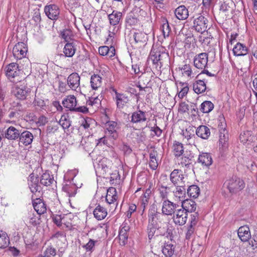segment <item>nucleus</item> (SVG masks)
<instances>
[{
	"label": "nucleus",
	"mask_w": 257,
	"mask_h": 257,
	"mask_svg": "<svg viewBox=\"0 0 257 257\" xmlns=\"http://www.w3.org/2000/svg\"><path fill=\"white\" fill-rule=\"evenodd\" d=\"M168 218L164 214L158 212L157 210L149 211L148 213V223L158 229L168 230Z\"/></svg>",
	"instance_id": "nucleus-1"
},
{
	"label": "nucleus",
	"mask_w": 257,
	"mask_h": 257,
	"mask_svg": "<svg viewBox=\"0 0 257 257\" xmlns=\"http://www.w3.org/2000/svg\"><path fill=\"white\" fill-rule=\"evenodd\" d=\"M224 185L231 193H237L245 187L244 181L236 176L232 177L231 179L227 180Z\"/></svg>",
	"instance_id": "nucleus-2"
},
{
	"label": "nucleus",
	"mask_w": 257,
	"mask_h": 257,
	"mask_svg": "<svg viewBox=\"0 0 257 257\" xmlns=\"http://www.w3.org/2000/svg\"><path fill=\"white\" fill-rule=\"evenodd\" d=\"M150 59L153 63L156 65L157 68L158 67L161 68L163 63L169 59V55L168 53L165 52L152 50L151 52Z\"/></svg>",
	"instance_id": "nucleus-3"
},
{
	"label": "nucleus",
	"mask_w": 257,
	"mask_h": 257,
	"mask_svg": "<svg viewBox=\"0 0 257 257\" xmlns=\"http://www.w3.org/2000/svg\"><path fill=\"white\" fill-rule=\"evenodd\" d=\"M17 81H19V83L15 85L13 92L17 98L24 100L30 92V90L26 87L25 82L20 81L19 79H17Z\"/></svg>",
	"instance_id": "nucleus-4"
},
{
	"label": "nucleus",
	"mask_w": 257,
	"mask_h": 257,
	"mask_svg": "<svg viewBox=\"0 0 257 257\" xmlns=\"http://www.w3.org/2000/svg\"><path fill=\"white\" fill-rule=\"evenodd\" d=\"M105 136L113 140H116L118 137V130L119 127L114 121H108L105 124Z\"/></svg>",
	"instance_id": "nucleus-5"
},
{
	"label": "nucleus",
	"mask_w": 257,
	"mask_h": 257,
	"mask_svg": "<svg viewBox=\"0 0 257 257\" xmlns=\"http://www.w3.org/2000/svg\"><path fill=\"white\" fill-rule=\"evenodd\" d=\"M5 70L8 78L11 81L16 83L15 78L19 77L20 73L18 64L16 63H10L6 67Z\"/></svg>",
	"instance_id": "nucleus-6"
},
{
	"label": "nucleus",
	"mask_w": 257,
	"mask_h": 257,
	"mask_svg": "<svg viewBox=\"0 0 257 257\" xmlns=\"http://www.w3.org/2000/svg\"><path fill=\"white\" fill-rule=\"evenodd\" d=\"M208 23L207 19L200 15L194 18L193 27L197 32L202 33L207 30Z\"/></svg>",
	"instance_id": "nucleus-7"
},
{
	"label": "nucleus",
	"mask_w": 257,
	"mask_h": 257,
	"mask_svg": "<svg viewBox=\"0 0 257 257\" xmlns=\"http://www.w3.org/2000/svg\"><path fill=\"white\" fill-rule=\"evenodd\" d=\"M179 207L178 204L169 200H165L163 202L162 214H164L165 216H172L176 212L177 209H179Z\"/></svg>",
	"instance_id": "nucleus-8"
},
{
	"label": "nucleus",
	"mask_w": 257,
	"mask_h": 257,
	"mask_svg": "<svg viewBox=\"0 0 257 257\" xmlns=\"http://www.w3.org/2000/svg\"><path fill=\"white\" fill-rule=\"evenodd\" d=\"M170 180L174 185H183L185 183V177L181 170L174 169L170 175Z\"/></svg>",
	"instance_id": "nucleus-9"
},
{
	"label": "nucleus",
	"mask_w": 257,
	"mask_h": 257,
	"mask_svg": "<svg viewBox=\"0 0 257 257\" xmlns=\"http://www.w3.org/2000/svg\"><path fill=\"white\" fill-rule=\"evenodd\" d=\"M208 54L206 53H201L196 55L193 59L194 66L199 69H204L208 63Z\"/></svg>",
	"instance_id": "nucleus-10"
},
{
	"label": "nucleus",
	"mask_w": 257,
	"mask_h": 257,
	"mask_svg": "<svg viewBox=\"0 0 257 257\" xmlns=\"http://www.w3.org/2000/svg\"><path fill=\"white\" fill-rule=\"evenodd\" d=\"M172 218L175 224L182 226L186 223L188 214L185 210L179 208L174 214Z\"/></svg>",
	"instance_id": "nucleus-11"
},
{
	"label": "nucleus",
	"mask_w": 257,
	"mask_h": 257,
	"mask_svg": "<svg viewBox=\"0 0 257 257\" xmlns=\"http://www.w3.org/2000/svg\"><path fill=\"white\" fill-rule=\"evenodd\" d=\"M27 51L26 44L23 42H19L14 47L13 53L15 58L21 59L26 57Z\"/></svg>",
	"instance_id": "nucleus-12"
},
{
	"label": "nucleus",
	"mask_w": 257,
	"mask_h": 257,
	"mask_svg": "<svg viewBox=\"0 0 257 257\" xmlns=\"http://www.w3.org/2000/svg\"><path fill=\"white\" fill-rule=\"evenodd\" d=\"M28 184L33 194L40 193L41 187L39 185V178L37 176L34 175L33 173L31 174L28 179Z\"/></svg>",
	"instance_id": "nucleus-13"
},
{
	"label": "nucleus",
	"mask_w": 257,
	"mask_h": 257,
	"mask_svg": "<svg viewBox=\"0 0 257 257\" xmlns=\"http://www.w3.org/2000/svg\"><path fill=\"white\" fill-rule=\"evenodd\" d=\"M147 113L141 110L134 112L132 114L131 122L135 124H143L147 120Z\"/></svg>",
	"instance_id": "nucleus-14"
},
{
	"label": "nucleus",
	"mask_w": 257,
	"mask_h": 257,
	"mask_svg": "<svg viewBox=\"0 0 257 257\" xmlns=\"http://www.w3.org/2000/svg\"><path fill=\"white\" fill-rule=\"evenodd\" d=\"M46 16L52 20L58 19L60 11L59 8L55 5L47 6L44 9Z\"/></svg>",
	"instance_id": "nucleus-15"
},
{
	"label": "nucleus",
	"mask_w": 257,
	"mask_h": 257,
	"mask_svg": "<svg viewBox=\"0 0 257 257\" xmlns=\"http://www.w3.org/2000/svg\"><path fill=\"white\" fill-rule=\"evenodd\" d=\"M130 229V226L126 223H123L121 226L118 234L119 243L120 245L124 246L127 243Z\"/></svg>",
	"instance_id": "nucleus-16"
},
{
	"label": "nucleus",
	"mask_w": 257,
	"mask_h": 257,
	"mask_svg": "<svg viewBox=\"0 0 257 257\" xmlns=\"http://www.w3.org/2000/svg\"><path fill=\"white\" fill-rule=\"evenodd\" d=\"M80 77L77 73L71 74L68 77L67 83L69 87L72 90H80Z\"/></svg>",
	"instance_id": "nucleus-17"
},
{
	"label": "nucleus",
	"mask_w": 257,
	"mask_h": 257,
	"mask_svg": "<svg viewBox=\"0 0 257 257\" xmlns=\"http://www.w3.org/2000/svg\"><path fill=\"white\" fill-rule=\"evenodd\" d=\"M237 234L240 239L243 242L248 241L251 238L250 229L247 225L240 226L238 229Z\"/></svg>",
	"instance_id": "nucleus-18"
},
{
	"label": "nucleus",
	"mask_w": 257,
	"mask_h": 257,
	"mask_svg": "<svg viewBox=\"0 0 257 257\" xmlns=\"http://www.w3.org/2000/svg\"><path fill=\"white\" fill-rule=\"evenodd\" d=\"M33 139L34 136L31 132L28 131H25L20 133L19 141L25 146L31 144Z\"/></svg>",
	"instance_id": "nucleus-19"
},
{
	"label": "nucleus",
	"mask_w": 257,
	"mask_h": 257,
	"mask_svg": "<svg viewBox=\"0 0 257 257\" xmlns=\"http://www.w3.org/2000/svg\"><path fill=\"white\" fill-rule=\"evenodd\" d=\"M108 18L111 25L116 26L122 21V14L120 12L114 10L110 14L108 15Z\"/></svg>",
	"instance_id": "nucleus-20"
},
{
	"label": "nucleus",
	"mask_w": 257,
	"mask_h": 257,
	"mask_svg": "<svg viewBox=\"0 0 257 257\" xmlns=\"http://www.w3.org/2000/svg\"><path fill=\"white\" fill-rule=\"evenodd\" d=\"M33 206L39 215L44 214L46 211V205L40 198H36L33 200Z\"/></svg>",
	"instance_id": "nucleus-21"
},
{
	"label": "nucleus",
	"mask_w": 257,
	"mask_h": 257,
	"mask_svg": "<svg viewBox=\"0 0 257 257\" xmlns=\"http://www.w3.org/2000/svg\"><path fill=\"white\" fill-rule=\"evenodd\" d=\"M62 104L65 107L74 111L77 104L76 98L74 95H68L63 100Z\"/></svg>",
	"instance_id": "nucleus-22"
},
{
	"label": "nucleus",
	"mask_w": 257,
	"mask_h": 257,
	"mask_svg": "<svg viewBox=\"0 0 257 257\" xmlns=\"http://www.w3.org/2000/svg\"><path fill=\"white\" fill-rule=\"evenodd\" d=\"M176 18L180 20H186L189 16L188 9L184 5L179 6L174 12Z\"/></svg>",
	"instance_id": "nucleus-23"
},
{
	"label": "nucleus",
	"mask_w": 257,
	"mask_h": 257,
	"mask_svg": "<svg viewBox=\"0 0 257 257\" xmlns=\"http://www.w3.org/2000/svg\"><path fill=\"white\" fill-rule=\"evenodd\" d=\"M117 199V193L116 189L114 188H109L107 191V194L105 197V200L109 204H113L116 205L117 203L115 202Z\"/></svg>",
	"instance_id": "nucleus-24"
},
{
	"label": "nucleus",
	"mask_w": 257,
	"mask_h": 257,
	"mask_svg": "<svg viewBox=\"0 0 257 257\" xmlns=\"http://www.w3.org/2000/svg\"><path fill=\"white\" fill-rule=\"evenodd\" d=\"M20 132L14 126H10L6 131L5 135L6 138L10 140H16L19 139Z\"/></svg>",
	"instance_id": "nucleus-25"
},
{
	"label": "nucleus",
	"mask_w": 257,
	"mask_h": 257,
	"mask_svg": "<svg viewBox=\"0 0 257 257\" xmlns=\"http://www.w3.org/2000/svg\"><path fill=\"white\" fill-rule=\"evenodd\" d=\"M198 161L202 166L208 167L213 162L212 157L210 154L208 153H202L199 155Z\"/></svg>",
	"instance_id": "nucleus-26"
},
{
	"label": "nucleus",
	"mask_w": 257,
	"mask_h": 257,
	"mask_svg": "<svg viewBox=\"0 0 257 257\" xmlns=\"http://www.w3.org/2000/svg\"><path fill=\"white\" fill-rule=\"evenodd\" d=\"M239 139L242 143L249 145L255 140V137L250 131H246L240 134Z\"/></svg>",
	"instance_id": "nucleus-27"
},
{
	"label": "nucleus",
	"mask_w": 257,
	"mask_h": 257,
	"mask_svg": "<svg viewBox=\"0 0 257 257\" xmlns=\"http://www.w3.org/2000/svg\"><path fill=\"white\" fill-rule=\"evenodd\" d=\"M115 93L117 107L121 109L128 102V98L125 94L118 93L116 91H115Z\"/></svg>",
	"instance_id": "nucleus-28"
},
{
	"label": "nucleus",
	"mask_w": 257,
	"mask_h": 257,
	"mask_svg": "<svg viewBox=\"0 0 257 257\" xmlns=\"http://www.w3.org/2000/svg\"><path fill=\"white\" fill-rule=\"evenodd\" d=\"M93 215L96 219L101 220L105 218L107 215V212L104 207L98 205L93 210Z\"/></svg>",
	"instance_id": "nucleus-29"
},
{
	"label": "nucleus",
	"mask_w": 257,
	"mask_h": 257,
	"mask_svg": "<svg viewBox=\"0 0 257 257\" xmlns=\"http://www.w3.org/2000/svg\"><path fill=\"white\" fill-rule=\"evenodd\" d=\"M76 45L74 42L66 43L63 48V53L65 57H72L75 53Z\"/></svg>",
	"instance_id": "nucleus-30"
},
{
	"label": "nucleus",
	"mask_w": 257,
	"mask_h": 257,
	"mask_svg": "<svg viewBox=\"0 0 257 257\" xmlns=\"http://www.w3.org/2000/svg\"><path fill=\"white\" fill-rule=\"evenodd\" d=\"M98 52L100 55L102 56H107L109 58L113 57L115 55V50L113 46H110V47L104 46L99 48Z\"/></svg>",
	"instance_id": "nucleus-31"
},
{
	"label": "nucleus",
	"mask_w": 257,
	"mask_h": 257,
	"mask_svg": "<svg viewBox=\"0 0 257 257\" xmlns=\"http://www.w3.org/2000/svg\"><path fill=\"white\" fill-rule=\"evenodd\" d=\"M196 134L203 139H207L210 135V129L206 125H200L196 129Z\"/></svg>",
	"instance_id": "nucleus-32"
},
{
	"label": "nucleus",
	"mask_w": 257,
	"mask_h": 257,
	"mask_svg": "<svg viewBox=\"0 0 257 257\" xmlns=\"http://www.w3.org/2000/svg\"><path fill=\"white\" fill-rule=\"evenodd\" d=\"M182 209H184L188 212H195L196 208V204L195 201L191 199H186L182 202Z\"/></svg>",
	"instance_id": "nucleus-33"
},
{
	"label": "nucleus",
	"mask_w": 257,
	"mask_h": 257,
	"mask_svg": "<svg viewBox=\"0 0 257 257\" xmlns=\"http://www.w3.org/2000/svg\"><path fill=\"white\" fill-rule=\"evenodd\" d=\"M247 48L240 43H237L233 48V53L237 56H244L247 53Z\"/></svg>",
	"instance_id": "nucleus-34"
},
{
	"label": "nucleus",
	"mask_w": 257,
	"mask_h": 257,
	"mask_svg": "<svg viewBox=\"0 0 257 257\" xmlns=\"http://www.w3.org/2000/svg\"><path fill=\"white\" fill-rule=\"evenodd\" d=\"M193 88L195 93L201 94L205 92L206 89V86L204 81L197 80L193 83Z\"/></svg>",
	"instance_id": "nucleus-35"
},
{
	"label": "nucleus",
	"mask_w": 257,
	"mask_h": 257,
	"mask_svg": "<svg viewBox=\"0 0 257 257\" xmlns=\"http://www.w3.org/2000/svg\"><path fill=\"white\" fill-rule=\"evenodd\" d=\"M40 182L41 184L49 186L54 182V177L48 172H46L41 176Z\"/></svg>",
	"instance_id": "nucleus-36"
},
{
	"label": "nucleus",
	"mask_w": 257,
	"mask_h": 257,
	"mask_svg": "<svg viewBox=\"0 0 257 257\" xmlns=\"http://www.w3.org/2000/svg\"><path fill=\"white\" fill-rule=\"evenodd\" d=\"M157 156L158 153L157 151L154 150L151 151L150 153L149 166L153 170L157 169L158 166V160L157 159Z\"/></svg>",
	"instance_id": "nucleus-37"
},
{
	"label": "nucleus",
	"mask_w": 257,
	"mask_h": 257,
	"mask_svg": "<svg viewBox=\"0 0 257 257\" xmlns=\"http://www.w3.org/2000/svg\"><path fill=\"white\" fill-rule=\"evenodd\" d=\"M179 69L182 71L183 75L188 78H194L196 75V74L193 72L191 66L190 64H185L183 65L182 67H180Z\"/></svg>",
	"instance_id": "nucleus-38"
},
{
	"label": "nucleus",
	"mask_w": 257,
	"mask_h": 257,
	"mask_svg": "<svg viewBox=\"0 0 257 257\" xmlns=\"http://www.w3.org/2000/svg\"><path fill=\"white\" fill-rule=\"evenodd\" d=\"M102 83L101 77L97 74H93L91 77V87L93 90H97L99 88Z\"/></svg>",
	"instance_id": "nucleus-39"
},
{
	"label": "nucleus",
	"mask_w": 257,
	"mask_h": 257,
	"mask_svg": "<svg viewBox=\"0 0 257 257\" xmlns=\"http://www.w3.org/2000/svg\"><path fill=\"white\" fill-rule=\"evenodd\" d=\"M152 193V191L150 188H148L146 190L145 192L140 199V203L143 210H145L146 207L148 205L149 200L150 199V195Z\"/></svg>",
	"instance_id": "nucleus-40"
},
{
	"label": "nucleus",
	"mask_w": 257,
	"mask_h": 257,
	"mask_svg": "<svg viewBox=\"0 0 257 257\" xmlns=\"http://www.w3.org/2000/svg\"><path fill=\"white\" fill-rule=\"evenodd\" d=\"M101 96L99 97L97 96H91L89 98L87 101V104L97 109L99 107L101 104Z\"/></svg>",
	"instance_id": "nucleus-41"
},
{
	"label": "nucleus",
	"mask_w": 257,
	"mask_h": 257,
	"mask_svg": "<svg viewBox=\"0 0 257 257\" xmlns=\"http://www.w3.org/2000/svg\"><path fill=\"white\" fill-rule=\"evenodd\" d=\"M173 152L176 157L181 156L184 152L183 144L175 141L173 146Z\"/></svg>",
	"instance_id": "nucleus-42"
},
{
	"label": "nucleus",
	"mask_w": 257,
	"mask_h": 257,
	"mask_svg": "<svg viewBox=\"0 0 257 257\" xmlns=\"http://www.w3.org/2000/svg\"><path fill=\"white\" fill-rule=\"evenodd\" d=\"M62 39L66 43L74 42L73 40V33L70 29H64L61 32Z\"/></svg>",
	"instance_id": "nucleus-43"
},
{
	"label": "nucleus",
	"mask_w": 257,
	"mask_h": 257,
	"mask_svg": "<svg viewBox=\"0 0 257 257\" xmlns=\"http://www.w3.org/2000/svg\"><path fill=\"white\" fill-rule=\"evenodd\" d=\"M176 187V191H174V195L179 199L183 198L186 193L185 183L183 185H174Z\"/></svg>",
	"instance_id": "nucleus-44"
},
{
	"label": "nucleus",
	"mask_w": 257,
	"mask_h": 257,
	"mask_svg": "<svg viewBox=\"0 0 257 257\" xmlns=\"http://www.w3.org/2000/svg\"><path fill=\"white\" fill-rule=\"evenodd\" d=\"M187 194L190 197L196 198L200 194V189L197 185H191L187 189Z\"/></svg>",
	"instance_id": "nucleus-45"
},
{
	"label": "nucleus",
	"mask_w": 257,
	"mask_h": 257,
	"mask_svg": "<svg viewBox=\"0 0 257 257\" xmlns=\"http://www.w3.org/2000/svg\"><path fill=\"white\" fill-rule=\"evenodd\" d=\"M134 38L136 43H145L148 40L147 35L142 32H138L135 33Z\"/></svg>",
	"instance_id": "nucleus-46"
},
{
	"label": "nucleus",
	"mask_w": 257,
	"mask_h": 257,
	"mask_svg": "<svg viewBox=\"0 0 257 257\" xmlns=\"http://www.w3.org/2000/svg\"><path fill=\"white\" fill-rule=\"evenodd\" d=\"M170 188L164 186L163 185H160L159 186V197L162 199V200H168V196L169 194Z\"/></svg>",
	"instance_id": "nucleus-47"
},
{
	"label": "nucleus",
	"mask_w": 257,
	"mask_h": 257,
	"mask_svg": "<svg viewBox=\"0 0 257 257\" xmlns=\"http://www.w3.org/2000/svg\"><path fill=\"white\" fill-rule=\"evenodd\" d=\"M10 243V239L7 234L3 231H0V248H5Z\"/></svg>",
	"instance_id": "nucleus-48"
},
{
	"label": "nucleus",
	"mask_w": 257,
	"mask_h": 257,
	"mask_svg": "<svg viewBox=\"0 0 257 257\" xmlns=\"http://www.w3.org/2000/svg\"><path fill=\"white\" fill-rule=\"evenodd\" d=\"M214 108V104L210 101H205L201 104L200 110L203 113H209Z\"/></svg>",
	"instance_id": "nucleus-49"
},
{
	"label": "nucleus",
	"mask_w": 257,
	"mask_h": 257,
	"mask_svg": "<svg viewBox=\"0 0 257 257\" xmlns=\"http://www.w3.org/2000/svg\"><path fill=\"white\" fill-rule=\"evenodd\" d=\"M62 190L69 197H73L76 193V189L73 185H65Z\"/></svg>",
	"instance_id": "nucleus-50"
},
{
	"label": "nucleus",
	"mask_w": 257,
	"mask_h": 257,
	"mask_svg": "<svg viewBox=\"0 0 257 257\" xmlns=\"http://www.w3.org/2000/svg\"><path fill=\"white\" fill-rule=\"evenodd\" d=\"M233 5V2L231 0H225L221 4L220 10L223 13H227L231 11V7Z\"/></svg>",
	"instance_id": "nucleus-51"
},
{
	"label": "nucleus",
	"mask_w": 257,
	"mask_h": 257,
	"mask_svg": "<svg viewBox=\"0 0 257 257\" xmlns=\"http://www.w3.org/2000/svg\"><path fill=\"white\" fill-rule=\"evenodd\" d=\"M174 251L173 245L171 244H165L162 248V252L167 257L171 256Z\"/></svg>",
	"instance_id": "nucleus-52"
},
{
	"label": "nucleus",
	"mask_w": 257,
	"mask_h": 257,
	"mask_svg": "<svg viewBox=\"0 0 257 257\" xmlns=\"http://www.w3.org/2000/svg\"><path fill=\"white\" fill-rule=\"evenodd\" d=\"M11 108L15 111V112H17L19 113V115L20 116L21 115L22 113L24 111L25 108L22 105V104L19 101H14L12 104Z\"/></svg>",
	"instance_id": "nucleus-53"
},
{
	"label": "nucleus",
	"mask_w": 257,
	"mask_h": 257,
	"mask_svg": "<svg viewBox=\"0 0 257 257\" xmlns=\"http://www.w3.org/2000/svg\"><path fill=\"white\" fill-rule=\"evenodd\" d=\"M59 123L64 130L68 129L71 125L70 119L65 115H63L61 116Z\"/></svg>",
	"instance_id": "nucleus-54"
},
{
	"label": "nucleus",
	"mask_w": 257,
	"mask_h": 257,
	"mask_svg": "<svg viewBox=\"0 0 257 257\" xmlns=\"http://www.w3.org/2000/svg\"><path fill=\"white\" fill-rule=\"evenodd\" d=\"M41 255L43 257H55L56 255V250L52 246H48Z\"/></svg>",
	"instance_id": "nucleus-55"
},
{
	"label": "nucleus",
	"mask_w": 257,
	"mask_h": 257,
	"mask_svg": "<svg viewBox=\"0 0 257 257\" xmlns=\"http://www.w3.org/2000/svg\"><path fill=\"white\" fill-rule=\"evenodd\" d=\"M161 29L164 38L168 37L170 32H171V28L169 26L168 21L166 20H165V23L162 25Z\"/></svg>",
	"instance_id": "nucleus-56"
},
{
	"label": "nucleus",
	"mask_w": 257,
	"mask_h": 257,
	"mask_svg": "<svg viewBox=\"0 0 257 257\" xmlns=\"http://www.w3.org/2000/svg\"><path fill=\"white\" fill-rule=\"evenodd\" d=\"M218 127L219 131L223 132L226 130V124L223 115H219L218 118Z\"/></svg>",
	"instance_id": "nucleus-57"
},
{
	"label": "nucleus",
	"mask_w": 257,
	"mask_h": 257,
	"mask_svg": "<svg viewBox=\"0 0 257 257\" xmlns=\"http://www.w3.org/2000/svg\"><path fill=\"white\" fill-rule=\"evenodd\" d=\"M97 242V240L90 239L89 241L83 246V247L87 251L92 252L94 250L95 244Z\"/></svg>",
	"instance_id": "nucleus-58"
},
{
	"label": "nucleus",
	"mask_w": 257,
	"mask_h": 257,
	"mask_svg": "<svg viewBox=\"0 0 257 257\" xmlns=\"http://www.w3.org/2000/svg\"><path fill=\"white\" fill-rule=\"evenodd\" d=\"M159 229L158 228H156L155 226L148 223V234L149 239H151L154 236L156 230Z\"/></svg>",
	"instance_id": "nucleus-59"
},
{
	"label": "nucleus",
	"mask_w": 257,
	"mask_h": 257,
	"mask_svg": "<svg viewBox=\"0 0 257 257\" xmlns=\"http://www.w3.org/2000/svg\"><path fill=\"white\" fill-rule=\"evenodd\" d=\"M192 156L190 155L189 156H183L181 158L180 164L182 166H187L191 164V160Z\"/></svg>",
	"instance_id": "nucleus-60"
},
{
	"label": "nucleus",
	"mask_w": 257,
	"mask_h": 257,
	"mask_svg": "<svg viewBox=\"0 0 257 257\" xmlns=\"http://www.w3.org/2000/svg\"><path fill=\"white\" fill-rule=\"evenodd\" d=\"M199 214L198 212H194L193 214H191L190 225L195 226L197 224Z\"/></svg>",
	"instance_id": "nucleus-61"
},
{
	"label": "nucleus",
	"mask_w": 257,
	"mask_h": 257,
	"mask_svg": "<svg viewBox=\"0 0 257 257\" xmlns=\"http://www.w3.org/2000/svg\"><path fill=\"white\" fill-rule=\"evenodd\" d=\"M227 132L226 130L223 132L219 131V142L222 144H224L227 140Z\"/></svg>",
	"instance_id": "nucleus-62"
},
{
	"label": "nucleus",
	"mask_w": 257,
	"mask_h": 257,
	"mask_svg": "<svg viewBox=\"0 0 257 257\" xmlns=\"http://www.w3.org/2000/svg\"><path fill=\"white\" fill-rule=\"evenodd\" d=\"M64 217H62L61 215H56L53 217V221L58 226H61L62 224V221Z\"/></svg>",
	"instance_id": "nucleus-63"
},
{
	"label": "nucleus",
	"mask_w": 257,
	"mask_h": 257,
	"mask_svg": "<svg viewBox=\"0 0 257 257\" xmlns=\"http://www.w3.org/2000/svg\"><path fill=\"white\" fill-rule=\"evenodd\" d=\"M40 216H37L35 215H33L32 217L30 218L29 223L33 226H35L40 223L39 219Z\"/></svg>",
	"instance_id": "nucleus-64"
}]
</instances>
